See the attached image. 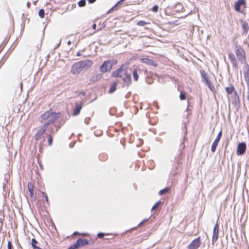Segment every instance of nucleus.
Here are the masks:
<instances>
[{
	"mask_svg": "<svg viewBox=\"0 0 249 249\" xmlns=\"http://www.w3.org/2000/svg\"><path fill=\"white\" fill-rule=\"evenodd\" d=\"M234 49L237 59L236 58L235 55L231 53L229 54V58L233 68L235 70H237L238 69L237 60L239 61L241 64L244 65L247 64L246 62V54L242 47L237 43H235Z\"/></svg>",
	"mask_w": 249,
	"mask_h": 249,
	"instance_id": "obj_1",
	"label": "nucleus"
},
{
	"mask_svg": "<svg viewBox=\"0 0 249 249\" xmlns=\"http://www.w3.org/2000/svg\"><path fill=\"white\" fill-rule=\"evenodd\" d=\"M60 115L59 112L55 113L52 110H48L41 115L39 121L41 123L45 122L43 127L47 129L49 125L53 124L55 121L60 117Z\"/></svg>",
	"mask_w": 249,
	"mask_h": 249,
	"instance_id": "obj_2",
	"label": "nucleus"
},
{
	"mask_svg": "<svg viewBox=\"0 0 249 249\" xmlns=\"http://www.w3.org/2000/svg\"><path fill=\"white\" fill-rule=\"evenodd\" d=\"M92 64V61L88 59L77 62L72 66L71 72L73 74H78L83 71L87 70Z\"/></svg>",
	"mask_w": 249,
	"mask_h": 249,
	"instance_id": "obj_3",
	"label": "nucleus"
},
{
	"mask_svg": "<svg viewBox=\"0 0 249 249\" xmlns=\"http://www.w3.org/2000/svg\"><path fill=\"white\" fill-rule=\"evenodd\" d=\"M127 65L122 64L121 66L111 73V76L114 77H122L124 76L127 72Z\"/></svg>",
	"mask_w": 249,
	"mask_h": 249,
	"instance_id": "obj_4",
	"label": "nucleus"
},
{
	"mask_svg": "<svg viewBox=\"0 0 249 249\" xmlns=\"http://www.w3.org/2000/svg\"><path fill=\"white\" fill-rule=\"evenodd\" d=\"M200 72L201 74L202 82L206 86H207L211 90H213V89H214V88L213 84L211 82L209 77L208 75V74L205 72L204 70H200Z\"/></svg>",
	"mask_w": 249,
	"mask_h": 249,
	"instance_id": "obj_5",
	"label": "nucleus"
},
{
	"mask_svg": "<svg viewBox=\"0 0 249 249\" xmlns=\"http://www.w3.org/2000/svg\"><path fill=\"white\" fill-rule=\"evenodd\" d=\"M115 63L113 60L106 61L100 66V71L105 73L109 71L112 68L113 64Z\"/></svg>",
	"mask_w": 249,
	"mask_h": 249,
	"instance_id": "obj_6",
	"label": "nucleus"
},
{
	"mask_svg": "<svg viewBox=\"0 0 249 249\" xmlns=\"http://www.w3.org/2000/svg\"><path fill=\"white\" fill-rule=\"evenodd\" d=\"M200 237L195 239L188 246V249H197L200 246Z\"/></svg>",
	"mask_w": 249,
	"mask_h": 249,
	"instance_id": "obj_7",
	"label": "nucleus"
},
{
	"mask_svg": "<svg viewBox=\"0 0 249 249\" xmlns=\"http://www.w3.org/2000/svg\"><path fill=\"white\" fill-rule=\"evenodd\" d=\"M142 73V70L140 67L133 68L132 70V74L133 76L134 80L137 81L139 79V76Z\"/></svg>",
	"mask_w": 249,
	"mask_h": 249,
	"instance_id": "obj_8",
	"label": "nucleus"
},
{
	"mask_svg": "<svg viewBox=\"0 0 249 249\" xmlns=\"http://www.w3.org/2000/svg\"><path fill=\"white\" fill-rule=\"evenodd\" d=\"M123 87L129 86L132 83L131 74L127 73L123 78Z\"/></svg>",
	"mask_w": 249,
	"mask_h": 249,
	"instance_id": "obj_9",
	"label": "nucleus"
},
{
	"mask_svg": "<svg viewBox=\"0 0 249 249\" xmlns=\"http://www.w3.org/2000/svg\"><path fill=\"white\" fill-rule=\"evenodd\" d=\"M242 6L246 7V0H238L234 3V7L235 10L238 12H241V7Z\"/></svg>",
	"mask_w": 249,
	"mask_h": 249,
	"instance_id": "obj_10",
	"label": "nucleus"
},
{
	"mask_svg": "<svg viewBox=\"0 0 249 249\" xmlns=\"http://www.w3.org/2000/svg\"><path fill=\"white\" fill-rule=\"evenodd\" d=\"M221 137H222V131H220L218 133V134L217 136V137L216 138V139H215V140L212 143V147H211V151L212 152H214L215 151L217 146L218 145L219 142L220 140Z\"/></svg>",
	"mask_w": 249,
	"mask_h": 249,
	"instance_id": "obj_11",
	"label": "nucleus"
},
{
	"mask_svg": "<svg viewBox=\"0 0 249 249\" xmlns=\"http://www.w3.org/2000/svg\"><path fill=\"white\" fill-rule=\"evenodd\" d=\"M246 149V145L245 142H241L238 144L237 148L236 154L237 155H243Z\"/></svg>",
	"mask_w": 249,
	"mask_h": 249,
	"instance_id": "obj_12",
	"label": "nucleus"
},
{
	"mask_svg": "<svg viewBox=\"0 0 249 249\" xmlns=\"http://www.w3.org/2000/svg\"><path fill=\"white\" fill-rule=\"evenodd\" d=\"M218 225L216 223L213 230V237H212V243H214L217 241L218 236Z\"/></svg>",
	"mask_w": 249,
	"mask_h": 249,
	"instance_id": "obj_13",
	"label": "nucleus"
},
{
	"mask_svg": "<svg viewBox=\"0 0 249 249\" xmlns=\"http://www.w3.org/2000/svg\"><path fill=\"white\" fill-rule=\"evenodd\" d=\"M244 71V75L247 85L249 86V65L248 64H245Z\"/></svg>",
	"mask_w": 249,
	"mask_h": 249,
	"instance_id": "obj_14",
	"label": "nucleus"
},
{
	"mask_svg": "<svg viewBox=\"0 0 249 249\" xmlns=\"http://www.w3.org/2000/svg\"><path fill=\"white\" fill-rule=\"evenodd\" d=\"M46 130L47 129H46L44 127H41L35 134L34 136L35 139L37 141L39 140L41 138L43 134L45 133Z\"/></svg>",
	"mask_w": 249,
	"mask_h": 249,
	"instance_id": "obj_15",
	"label": "nucleus"
},
{
	"mask_svg": "<svg viewBox=\"0 0 249 249\" xmlns=\"http://www.w3.org/2000/svg\"><path fill=\"white\" fill-rule=\"evenodd\" d=\"M143 63L152 66H157V63L153 59L148 58H144L142 59Z\"/></svg>",
	"mask_w": 249,
	"mask_h": 249,
	"instance_id": "obj_16",
	"label": "nucleus"
},
{
	"mask_svg": "<svg viewBox=\"0 0 249 249\" xmlns=\"http://www.w3.org/2000/svg\"><path fill=\"white\" fill-rule=\"evenodd\" d=\"M60 126L57 125H53L51 126L48 129V132L49 133V135H52L55 134L58 131Z\"/></svg>",
	"mask_w": 249,
	"mask_h": 249,
	"instance_id": "obj_17",
	"label": "nucleus"
},
{
	"mask_svg": "<svg viewBox=\"0 0 249 249\" xmlns=\"http://www.w3.org/2000/svg\"><path fill=\"white\" fill-rule=\"evenodd\" d=\"M241 23L243 30V34L246 35L249 30V24L246 21L242 20H241Z\"/></svg>",
	"mask_w": 249,
	"mask_h": 249,
	"instance_id": "obj_18",
	"label": "nucleus"
},
{
	"mask_svg": "<svg viewBox=\"0 0 249 249\" xmlns=\"http://www.w3.org/2000/svg\"><path fill=\"white\" fill-rule=\"evenodd\" d=\"M79 247H83L89 244V241L87 239L79 238L77 240Z\"/></svg>",
	"mask_w": 249,
	"mask_h": 249,
	"instance_id": "obj_19",
	"label": "nucleus"
},
{
	"mask_svg": "<svg viewBox=\"0 0 249 249\" xmlns=\"http://www.w3.org/2000/svg\"><path fill=\"white\" fill-rule=\"evenodd\" d=\"M82 107L81 105H76L73 112V115L76 116L78 115L80 112Z\"/></svg>",
	"mask_w": 249,
	"mask_h": 249,
	"instance_id": "obj_20",
	"label": "nucleus"
},
{
	"mask_svg": "<svg viewBox=\"0 0 249 249\" xmlns=\"http://www.w3.org/2000/svg\"><path fill=\"white\" fill-rule=\"evenodd\" d=\"M225 90L229 94H231L235 91V88L233 84H231L229 87H226Z\"/></svg>",
	"mask_w": 249,
	"mask_h": 249,
	"instance_id": "obj_21",
	"label": "nucleus"
},
{
	"mask_svg": "<svg viewBox=\"0 0 249 249\" xmlns=\"http://www.w3.org/2000/svg\"><path fill=\"white\" fill-rule=\"evenodd\" d=\"M102 77V74H97L94 76H93L90 78V81L92 82H95L97 81L99 79H101Z\"/></svg>",
	"mask_w": 249,
	"mask_h": 249,
	"instance_id": "obj_22",
	"label": "nucleus"
},
{
	"mask_svg": "<svg viewBox=\"0 0 249 249\" xmlns=\"http://www.w3.org/2000/svg\"><path fill=\"white\" fill-rule=\"evenodd\" d=\"M117 85V82H114L111 84V87H110L109 91H108L109 93H112L116 90Z\"/></svg>",
	"mask_w": 249,
	"mask_h": 249,
	"instance_id": "obj_23",
	"label": "nucleus"
},
{
	"mask_svg": "<svg viewBox=\"0 0 249 249\" xmlns=\"http://www.w3.org/2000/svg\"><path fill=\"white\" fill-rule=\"evenodd\" d=\"M170 188L166 187L162 190H160L159 192V195L160 196L163 195L166 193H167L169 192Z\"/></svg>",
	"mask_w": 249,
	"mask_h": 249,
	"instance_id": "obj_24",
	"label": "nucleus"
},
{
	"mask_svg": "<svg viewBox=\"0 0 249 249\" xmlns=\"http://www.w3.org/2000/svg\"><path fill=\"white\" fill-rule=\"evenodd\" d=\"M37 243V241L35 238H33L32 239L31 245L34 249H40L39 247H38L36 246V244Z\"/></svg>",
	"mask_w": 249,
	"mask_h": 249,
	"instance_id": "obj_25",
	"label": "nucleus"
},
{
	"mask_svg": "<svg viewBox=\"0 0 249 249\" xmlns=\"http://www.w3.org/2000/svg\"><path fill=\"white\" fill-rule=\"evenodd\" d=\"M28 190L30 192V196L33 198L34 196L33 186L31 185H30L29 183H28Z\"/></svg>",
	"mask_w": 249,
	"mask_h": 249,
	"instance_id": "obj_26",
	"label": "nucleus"
},
{
	"mask_svg": "<svg viewBox=\"0 0 249 249\" xmlns=\"http://www.w3.org/2000/svg\"><path fill=\"white\" fill-rule=\"evenodd\" d=\"M78 248H79V246L77 240L75 243L71 245V246L69 247L68 249H77Z\"/></svg>",
	"mask_w": 249,
	"mask_h": 249,
	"instance_id": "obj_27",
	"label": "nucleus"
},
{
	"mask_svg": "<svg viewBox=\"0 0 249 249\" xmlns=\"http://www.w3.org/2000/svg\"><path fill=\"white\" fill-rule=\"evenodd\" d=\"M122 3L120 1V0H119V1H118L117 2V3L113 6L112 7L109 11L108 12H107V13H109L110 12H111L112 11H113V10H115L117 9V7L118 6H119L120 4H121Z\"/></svg>",
	"mask_w": 249,
	"mask_h": 249,
	"instance_id": "obj_28",
	"label": "nucleus"
},
{
	"mask_svg": "<svg viewBox=\"0 0 249 249\" xmlns=\"http://www.w3.org/2000/svg\"><path fill=\"white\" fill-rule=\"evenodd\" d=\"M186 93L183 91H181L179 95V98L180 100H184L186 99Z\"/></svg>",
	"mask_w": 249,
	"mask_h": 249,
	"instance_id": "obj_29",
	"label": "nucleus"
},
{
	"mask_svg": "<svg viewBox=\"0 0 249 249\" xmlns=\"http://www.w3.org/2000/svg\"><path fill=\"white\" fill-rule=\"evenodd\" d=\"M86 0H80L78 3V6L79 7H84L86 5Z\"/></svg>",
	"mask_w": 249,
	"mask_h": 249,
	"instance_id": "obj_30",
	"label": "nucleus"
},
{
	"mask_svg": "<svg viewBox=\"0 0 249 249\" xmlns=\"http://www.w3.org/2000/svg\"><path fill=\"white\" fill-rule=\"evenodd\" d=\"M47 136L48 137V145L49 146H51V145H52V143H53V137H52V135H51L47 134Z\"/></svg>",
	"mask_w": 249,
	"mask_h": 249,
	"instance_id": "obj_31",
	"label": "nucleus"
},
{
	"mask_svg": "<svg viewBox=\"0 0 249 249\" xmlns=\"http://www.w3.org/2000/svg\"><path fill=\"white\" fill-rule=\"evenodd\" d=\"M38 15L41 18H43L45 15L44 10L43 9L39 10L38 12Z\"/></svg>",
	"mask_w": 249,
	"mask_h": 249,
	"instance_id": "obj_32",
	"label": "nucleus"
},
{
	"mask_svg": "<svg viewBox=\"0 0 249 249\" xmlns=\"http://www.w3.org/2000/svg\"><path fill=\"white\" fill-rule=\"evenodd\" d=\"M148 23V22H145L144 21H143V20H141V21H139L138 23H137V24L139 25V26H144V25L147 24Z\"/></svg>",
	"mask_w": 249,
	"mask_h": 249,
	"instance_id": "obj_33",
	"label": "nucleus"
},
{
	"mask_svg": "<svg viewBox=\"0 0 249 249\" xmlns=\"http://www.w3.org/2000/svg\"><path fill=\"white\" fill-rule=\"evenodd\" d=\"M160 203V201H159L156 203L155 204V205L152 207L151 211H154L156 209H157L159 206V205Z\"/></svg>",
	"mask_w": 249,
	"mask_h": 249,
	"instance_id": "obj_34",
	"label": "nucleus"
},
{
	"mask_svg": "<svg viewBox=\"0 0 249 249\" xmlns=\"http://www.w3.org/2000/svg\"><path fill=\"white\" fill-rule=\"evenodd\" d=\"M233 98L235 102H236L237 100H239V96L238 95L237 92L235 90L233 92Z\"/></svg>",
	"mask_w": 249,
	"mask_h": 249,
	"instance_id": "obj_35",
	"label": "nucleus"
},
{
	"mask_svg": "<svg viewBox=\"0 0 249 249\" xmlns=\"http://www.w3.org/2000/svg\"><path fill=\"white\" fill-rule=\"evenodd\" d=\"M41 193L42 194L43 196L45 198V201H46V202L48 204H49V199H48V197L47 194L43 192H42Z\"/></svg>",
	"mask_w": 249,
	"mask_h": 249,
	"instance_id": "obj_36",
	"label": "nucleus"
},
{
	"mask_svg": "<svg viewBox=\"0 0 249 249\" xmlns=\"http://www.w3.org/2000/svg\"><path fill=\"white\" fill-rule=\"evenodd\" d=\"M159 6L157 5H154L152 7V11L154 12H157L158 11Z\"/></svg>",
	"mask_w": 249,
	"mask_h": 249,
	"instance_id": "obj_37",
	"label": "nucleus"
},
{
	"mask_svg": "<svg viewBox=\"0 0 249 249\" xmlns=\"http://www.w3.org/2000/svg\"><path fill=\"white\" fill-rule=\"evenodd\" d=\"M106 235L104 232H99L97 234V237L99 238H102Z\"/></svg>",
	"mask_w": 249,
	"mask_h": 249,
	"instance_id": "obj_38",
	"label": "nucleus"
},
{
	"mask_svg": "<svg viewBox=\"0 0 249 249\" xmlns=\"http://www.w3.org/2000/svg\"><path fill=\"white\" fill-rule=\"evenodd\" d=\"M12 245L10 242H8V245H7V248L8 249H12Z\"/></svg>",
	"mask_w": 249,
	"mask_h": 249,
	"instance_id": "obj_39",
	"label": "nucleus"
},
{
	"mask_svg": "<svg viewBox=\"0 0 249 249\" xmlns=\"http://www.w3.org/2000/svg\"><path fill=\"white\" fill-rule=\"evenodd\" d=\"M96 0H88V2L89 3H94Z\"/></svg>",
	"mask_w": 249,
	"mask_h": 249,
	"instance_id": "obj_40",
	"label": "nucleus"
},
{
	"mask_svg": "<svg viewBox=\"0 0 249 249\" xmlns=\"http://www.w3.org/2000/svg\"><path fill=\"white\" fill-rule=\"evenodd\" d=\"M92 28L94 30L96 29V24L95 23H94L93 25H92Z\"/></svg>",
	"mask_w": 249,
	"mask_h": 249,
	"instance_id": "obj_41",
	"label": "nucleus"
},
{
	"mask_svg": "<svg viewBox=\"0 0 249 249\" xmlns=\"http://www.w3.org/2000/svg\"><path fill=\"white\" fill-rule=\"evenodd\" d=\"M147 221V219H144L143 220H142L141 222V224H142L143 223H144V222H145L146 221Z\"/></svg>",
	"mask_w": 249,
	"mask_h": 249,
	"instance_id": "obj_42",
	"label": "nucleus"
},
{
	"mask_svg": "<svg viewBox=\"0 0 249 249\" xmlns=\"http://www.w3.org/2000/svg\"><path fill=\"white\" fill-rule=\"evenodd\" d=\"M71 41L70 40H69V41L67 42V44H68V45H71Z\"/></svg>",
	"mask_w": 249,
	"mask_h": 249,
	"instance_id": "obj_43",
	"label": "nucleus"
},
{
	"mask_svg": "<svg viewBox=\"0 0 249 249\" xmlns=\"http://www.w3.org/2000/svg\"><path fill=\"white\" fill-rule=\"evenodd\" d=\"M79 232L78 231H75L74 233H73V234L74 235H77V234H79Z\"/></svg>",
	"mask_w": 249,
	"mask_h": 249,
	"instance_id": "obj_44",
	"label": "nucleus"
},
{
	"mask_svg": "<svg viewBox=\"0 0 249 249\" xmlns=\"http://www.w3.org/2000/svg\"><path fill=\"white\" fill-rule=\"evenodd\" d=\"M60 43H61V39L59 40V42L58 44V45H57L56 48H57L59 46V45L60 44Z\"/></svg>",
	"mask_w": 249,
	"mask_h": 249,
	"instance_id": "obj_45",
	"label": "nucleus"
},
{
	"mask_svg": "<svg viewBox=\"0 0 249 249\" xmlns=\"http://www.w3.org/2000/svg\"><path fill=\"white\" fill-rule=\"evenodd\" d=\"M30 3L29 2H28L27 3V5L28 7H29L30 5Z\"/></svg>",
	"mask_w": 249,
	"mask_h": 249,
	"instance_id": "obj_46",
	"label": "nucleus"
},
{
	"mask_svg": "<svg viewBox=\"0 0 249 249\" xmlns=\"http://www.w3.org/2000/svg\"><path fill=\"white\" fill-rule=\"evenodd\" d=\"M81 55L80 52H78L77 53V55L78 56H80Z\"/></svg>",
	"mask_w": 249,
	"mask_h": 249,
	"instance_id": "obj_47",
	"label": "nucleus"
},
{
	"mask_svg": "<svg viewBox=\"0 0 249 249\" xmlns=\"http://www.w3.org/2000/svg\"><path fill=\"white\" fill-rule=\"evenodd\" d=\"M120 0V1H121V3H122V2H123V1H124L125 0Z\"/></svg>",
	"mask_w": 249,
	"mask_h": 249,
	"instance_id": "obj_48",
	"label": "nucleus"
},
{
	"mask_svg": "<svg viewBox=\"0 0 249 249\" xmlns=\"http://www.w3.org/2000/svg\"><path fill=\"white\" fill-rule=\"evenodd\" d=\"M120 0V1H121V3H122V2H123V1H124L125 0Z\"/></svg>",
	"mask_w": 249,
	"mask_h": 249,
	"instance_id": "obj_49",
	"label": "nucleus"
},
{
	"mask_svg": "<svg viewBox=\"0 0 249 249\" xmlns=\"http://www.w3.org/2000/svg\"><path fill=\"white\" fill-rule=\"evenodd\" d=\"M142 225V224H141V223H139V224L138 226H139V227H140V226H141Z\"/></svg>",
	"mask_w": 249,
	"mask_h": 249,
	"instance_id": "obj_50",
	"label": "nucleus"
},
{
	"mask_svg": "<svg viewBox=\"0 0 249 249\" xmlns=\"http://www.w3.org/2000/svg\"><path fill=\"white\" fill-rule=\"evenodd\" d=\"M22 83H20V86H21V87H22Z\"/></svg>",
	"mask_w": 249,
	"mask_h": 249,
	"instance_id": "obj_51",
	"label": "nucleus"
}]
</instances>
